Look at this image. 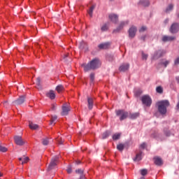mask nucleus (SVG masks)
Here are the masks:
<instances>
[{
  "label": "nucleus",
  "instance_id": "nucleus-1",
  "mask_svg": "<svg viewBox=\"0 0 179 179\" xmlns=\"http://www.w3.org/2000/svg\"><path fill=\"white\" fill-rule=\"evenodd\" d=\"M101 63L99 59H94L87 64H81L82 68H84L85 72H88V71H92V69H97Z\"/></svg>",
  "mask_w": 179,
  "mask_h": 179
},
{
  "label": "nucleus",
  "instance_id": "nucleus-2",
  "mask_svg": "<svg viewBox=\"0 0 179 179\" xmlns=\"http://www.w3.org/2000/svg\"><path fill=\"white\" fill-rule=\"evenodd\" d=\"M158 111L162 115H166L167 113V107L170 106V102L167 100L159 101L157 103Z\"/></svg>",
  "mask_w": 179,
  "mask_h": 179
},
{
  "label": "nucleus",
  "instance_id": "nucleus-3",
  "mask_svg": "<svg viewBox=\"0 0 179 179\" xmlns=\"http://www.w3.org/2000/svg\"><path fill=\"white\" fill-rule=\"evenodd\" d=\"M115 113L117 117H120V121H124V120H127L129 117V113L124 110H115Z\"/></svg>",
  "mask_w": 179,
  "mask_h": 179
},
{
  "label": "nucleus",
  "instance_id": "nucleus-4",
  "mask_svg": "<svg viewBox=\"0 0 179 179\" xmlns=\"http://www.w3.org/2000/svg\"><path fill=\"white\" fill-rule=\"evenodd\" d=\"M141 101L146 107L152 106V98L149 95H144L141 97Z\"/></svg>",
  "mask_w": 179,
  "mask_h": 179
},
{
  "label": "nucleus",
  "instance_id": "nucleus-5",
  "mask_svg": "<svg viewBox=\"0 0 179 179\" xmlns=\"http://www.w3.org/2000/svg\"><path fill=\"white\" fill-rule=\"evenodd\" d=\"M58 159H59V157L57 155L52 158L51 162L48 167V171H51V170L55 169V166H57V163H58Z\"/></svg>",
  "mask_w": 179,
  "mask_h": 179
},
{
  "label": "nucleus",
  "instance_id": "nucleus-6",
  "mask_svg": "<svg viewBox=\"0 0 179 179\" xmlns=\"http://www.w3.org/2000/svg\"><path fill=\"white\" fill-rule=\"evenodd\" d=\"M169 31L171 33V34H176V33H178L179 31V23L178 22H173L170 28Z\"/></svg>",
  "mask_w": 179,
  "mask_h": 179
},
{
  "label": "nucleus",
  "instance_id": "nucleus-7",
  "mask_svg": "<svg viewBox=\"0 0 179 179\" xmlns=\"http://www.w3.org/2000/svg\"><path fill=\"white\" fill-rule=\"evenodd\" d=\"M129 22L128 21H123L121 22L119 24V26L113 30V33H120V30H122L124 29V26H127Z\"/></svg>",
  "mask_w": 179,
  "mask_h": 179
},
{
  "label": "nucleus",
  "instance_id": "nucleus-8",
  "mask_svg": "<svg viewBox=\"0 0 179 179\" xmlns=\"http://www.w3.org/2000/svg\"><path fill=\"white\" fill-rule=\"evenodd\" d=\"M14 141H15V143L18 146H23L24 145V143H26V141H24V140L22 139V136H15L14 137Z\"/></svg>",
  "mask_w": 179,
  "mask_h": 179
},
{
  "label": "nucleus",
  "instance_id": "nucleus-9",
  "mask_svg": "<svg viewBox=\"0 0 179 179\" xmlns=\"http://www.w3.org/2000/svg\"><path fill=\"white\" fill-rule=\"evenodd\" d=\"M136 31H138V29L136 28V27L132 26L129 29V36L131 38H134L135 36H136Z\"/></svg>",
  "mask_w": 179,
  "mask_h": 179
},
{
  "label": "nucleus",
  "instance_id": "nucleus-10",
  "mask_svg": "<svg viewBox=\"0 0 179 179\" xmlns=\"http://www.w3.org/2000/svg\"><path fill=\"white\" fill-rule=\"evenodd\" d=\"M166 54V52L164 50H157L155 52L152 59H159V58H161V57H163V55Z\"/></svg>",
  "mask_w": 179,
  "mask_h": 179
},
{
  "label": "nucleus",
  "instance_id": "nucleus-11",
  "mask_svg": "<svg viewBox=\"0 0 179 179\" xmlns=\"http://www.w3.org/2000/svg\"><path fill=\"white\" fill-rule=\"evenodd\" d=\"M129 69V63H123L119 67L120 72H127Z\"/></svg>",
  "mask_w": 179,
  "mask_h": 179
},
{
  "label": "nucleus",
  "instance_id": "nucleus-12",
  "mask_svg": "<svg viewBox=\"0 0 179 179\" xmlns=\"http://www.w3.org/2000/svg\"><path fill=\"white\" fill-rule=\"evenodd\" d=\"M26 100L24 96H20L17 100L14 101L13 103L15 106H20V104H23Z\"/></svg>",
  "mask_w": 179,
  "mask_h": 179
},
{
  "label": "nucleus",
  "instance_id": "nucleus-13",
  "mask_svg": "<svg viewBox=\"0 0 179 179\" xmlns=\"http://www.w3.org/2000/svg\"><path fill=\"white\" fill-rule=\"evenodd\" d=\"M108 17L113 23H115V24L118 23V15H117V14H110Z\"/></svg>",
  "mask_w": 179,
  "mask_h": 179
},
{
  "label": "nucleus",
  "instance_id": "nucleus-14",
  "mask_svg": "<svg viewBox=\"0 0 179 179\" xmlns=\"http://www.w3.org/2000/svg\"><path fill=\"white\" fill-rule=\"evenodd\" d=\"M110 45H111V43L110 42H106V43L99 44L98 47L100 50H107L108 48H110Z\"/></svg>",
  "mask_w": 179,
  "mask_h": 179
},
{
  "label": "nucleus",
  "instance_id": "nucleus-15",
  "mask_svg": "<svg viewBox=\"0 0 179 179\" xmlns=\"http://www.w3.org/2000/svg\"><path fill=\"white\" fill-rule=\"evenodd\" d=\"M69 111H71V107L63 106L62 115H68Z\"/></svg>",
  "mask_w": 179,
  "mask_h": 179
},
{
  "label": "nucleus",
  "instance_id": "nucleus-16",
  "mask_svg": "<svg viewBox=\"0 0 179 179\" xmlns=\"http://www.w3.org/2000/svg\"><path fill=\"white\" fill-rule=\"evenodd\" d=\"M174 40H176V36H164L162 37V41H164V43H167V41H174Z\"/></svg>",
  "mask_w": 179,
  "mask_h": 179
},
{
  "label": "nucleus",
  "instance_id": "nucleus-17",
  "mask_svg": "<svg viewBox=\"0 0 179 179\" xmlns=\"http://www.w3.org/2000/svg\"><path fill=\"white\" fill-rule=\"evenodd\" d=\"M46 96L50 99V100H54L55 99V92L54 91L50 90L46 93Z\"/></svg>",
  "mask_w": 179,
  "mask_h": 179
},
{
  "label": "nucleus",
  "instance_id": "nucleus-18",
  "mask_svg": "<svg viewBox=\"0 0 179 179\" xmlns=\"http://www.w3.org/2000/svg\"><path fill=\"white\" fill-rule=\"evenodd\" d=\"M79 49L85 50V51H87V44L86 43V42H85V41L80 42Z\"/></svg>",
  "mask_w": 179,
  "mask_h": 179
},
{
  "label": "nucleus",
  "instance_id": "nucleus-19",
  "mask_svg": "<svg viewBox=\"0 0 179 179\" xmlns=\"http://www.w3.org/2000/svg\"><path fill=\"white\" fill-rule=\"evenodd\" d=\"M138 4L141 5V6H149L150 5V2L149 0H140Z\"/></svg>",
  "mask_w": 179,
  "mask_h": 179
},
{
  "label": "nucleus",
  "instance_id": "nucleus-20",
  "mask_svg": "<svg viewBox=\"0 0 179 179\" xmlns=\"http://www.w3.org/2000/svg\"><path fill=\"white\" fill-rule=\"evenodd\" d=\"M151 137L154 138V139H162V134H158L157 131H154L152 134H151Z\"/></svg>",
  "mask_w": 179,
  "mask_h": 179
},
{
  "label": "nucleus",
  "instance_id": "nucleus-21",
  "mask_svg": "<svg viewBox=\"0 0 179 179\" xmlns=\"http://www.w3.org/2000/svg\"><path fill=\"white\" fill-rule=\"evenodd\" d=\"M155 159V164L157 166H162V164H163V160L162 159V158L157 157Z\"/></svg>",
  "mask_w": 179,
  "mask_h": 179
},
{
  "label": "nucleus",
  "instance_id": "nucleus-22",
  "mask_svg": "<svg viewBox=\"0 0 179 179\" xmlns=\"http://www.w3.org/2000/svg\"><path fill=\"white\" fill-rule=\"evenodd\" d=\"M139 117V113H129V117L130 120H136Z\"/></svg>",
  "mask_w": 179,
  "mask_h": 179
},
{
  "label": "nucleus",
  "instance_id": "nucleus-23",
  "mask_svg": "<svg viewBox=\"0 0 179 179\" xmlns=\"http://www.w3.org/2000/svg\"><path fill=\"white\" fill-rule=\"evenodd\" d=\"M96 8L95 5L92 6L87 11V13L90 17H93V10H94Z\"/></svg>",
  "mask_w": 179,
  "mask_h": 179
},
{
  "label": "nucleus",
  "instance_id": "nucleus-24",
  "mask_svg": "<svg viewBox=\"0 0 179 179\" xmlns=\"http://www.w3.org/2000/svg\"><path fill=\"white\" fill-rule=\"evenodd\" d=\"M87 103H88V108L89 110H92L93 108V99L88 97L87 98Z\"/></svg>",
  "mask_w": 179,
  "mask_h": 179
},
{
  "label": "nucleus",
  "instance_id": "nucleus-25",
  "mask_svg": "<svg viewBox=\"0 0 179 179\" xmlns=\"http://www.w3.org/2000/svg\"><path fill=\"white\" fill-rule=\"evenodd\" d=\"M29 127L30 129H34V130L38 129V124H34L33 122H29Z\"/></svg>",
  "mask_w": 179,
  "mask_h": 179
},
{
  "label": "nucleus",
  "instance_id": "nucleus-26",
  "mask_svg": "<svg viewBox=\"0 0 179 179\" xmlns=\"http://www.w3.org/2000/svg\"><path fill=\"white\" fill-rule=\"evenodd\" d=\"M136 162H140V160H142V151H140V153H138L136 155V158L134 159Z\"/></svg>",
  "mask_w": 179,
  "mask_h": 179
},
{
  "label": "nucleus",
  "instance_id": "nucleus-27",
  "mask_svg": "<svg viewBox=\"0 0 179 179\" xmlns=\"http://www.w3.org/2000/svg\"><path fill=\"white\" fill-rule=\"evenodd\" d=\"M142 93H143V92L140 89L136 90L134 91V95L136 96V97H139V96H141Z\"/></svg>",
  "mask_w": 179,
  "mask_h": 179
},
{
  "label": "nucleus",
  "instance_id": "nucleus-28",
  "mask_svg": "<svg viewBox=\"0 0 179 179\" xmlns=\"http://www.w3.org/2000/svg\"><path fill=\"white\" fill-rule=\"evenodd\" d=\"M124 148H125V145L124 144H122V143L118 144L117 145V149L120 152H122V150H124Z\"/></svg>",
  "mask_w": 179,
  "mask_h": 179
},
{
  "label": "nucleus",
  "instance_id": "nucleus-29",
  "mask_svg": "<svg viewBox=\"0 0 179 179\" xmlns=\"http://www.w3.org/2000/svg\"><path fill=\"white\" fill-rule=\"evenodd\" d=\"M56 90L58 93H61L64 90V85H59L56 87Z\"/></svg>",
  "mask_w": 179,
  "mask_h": 179
},
{
  "label": "nucleus",
  "instance_id": "nucleus-30",
  "mask_svg": "<svg viewBox=\"0 0 179 179\" xmlns=\"http://www.w3.org/2000/svg\"><path fill=\"white\" fill-rule=\"evenodd\" d=\"M110 24H104L101 27V31H107L108 30V26Z\"/></svg>",
  "mask_w": 179,
  "mask_h": 179
},
{
  "label": "nucleus",
  "instance_id": "nucleus-31",
  "mask_svg": "<svg viewBox=\"0 0 179 179\" xmlns=\"http://www.w3.org/2000/svg\"><path fill=\"white\" fill-rule=\"evenodd\" d=\"M120 138H121V134H120V133L115 134L113 136V141H118V139H120Z\"/></svg>",
  "mask_w": 179,
  "mask_h": 179
},
{
  "label": "nucleus",
  "instance_id": "nucleus-32",
  "mask_svg": "<svg viewBox=\"0 0 179 179\" xmlns=\"http://www.w3.org/2000/svg\"><path fill=\"white\" fill-rule=\"evenodd\" d=\"M174 8L173 4H169L166 9V13H169V12H171V10Z\"/></svg>",
  "mask_w": 179,
  "mask_h": 179
},
{
  "label": "nucleus",
  "instance_id": "nucleus-33",
  "mask_svg": "<svg viewBox=\"0 0 179 179\" xmlns=\"http://www.w3.org/2000/svg\"><path fill=\"white\" fill-rule=\"evenodd\" d=\"M108 136H110V131H105L102 134V139H106V138H108Z\"/></svg>",
  "mask_w": 179,
  "mask_h": 179
},
{
  "label": "nucleus",
  "instance_id": "nucleus-34",
  "mask_svg": "<svg viewBox=\"0 0 179 179\" xmlns=\"http://www.w3.org/2000/svg\"><path fill=\"white\" fill-rule=\"evenodd\" d=\"M42 143L44 146H47V145H48V143H50V141H48V138L42 139Z\"/></svg>",
  "mask_w": 179,
  "mask_h": 179
},
{
  "label": "nucleus",
  "instance_id": "nucleus-35",
  "mask_svg": "<svg viewBox=\"0 0 179 179\" xmlns=\"http://www.w3.org/2000/svg\"><path fill=\"white\" fill-rule=\"evenodd\" d=\"M57 118H58V117H57V115L52 116L50 122V125H52V123L55 122V121H57Z\"/></svg>",
  "mask_w": 179,
  "mask_h": 179
},
{
  "label": "nucleus",
  "instance_id": "nucleus-36",
  "mask_svg": "<svg viewBox=\"0 0 179 179\" xmlns=\"http://www.w3.org/2000/svg\"><path fill=\"white\" fill-rule=\"evenodd\" d=\"M156 92L157 93H159V94H162V93H163V87H162V86L157 87Z\"/></svg>",
  "mask_w": 179,
  "mask_h": 179
},
{
  "label": "nucleus",
  "instance_id": "nucleus-37",
  "mask_svg": "<svg viewBox=\"0 0 179 179\" xmlns=\"http://www.w3.org/2000/svg\"><path fill=\"white\" fill-rule=\"evenodd\" d=\"M164 134L166 136H170L171 135V132L167 129H164Z\"/></svg>",
  "mask_w": 179,
  "mask_h": 179
},
{
  "label": "nucleus",
  "instance_id": "nucleus-38",
  "mask_svg": "<svg viewBox=\"0 0 179 179\" xmlns=\"http://www.w3.org/2000/svg\"><path fill=\"white\" fill-rule=\"evenodd\" d=\"M170 64V61L169 60H165L164 62H161V65H164V68H167V65Z\"/></svg>",
  "mask_w": 179,
  "mask_h": 179
},
{
  "label": "nucleus",
  "instance_id": "nucleus-39",
  "mask_svg": "<svg viewBox=\"0 0 179 179\" xmlns=\"http://www.w3.org/2000/svg\"><path fill=\"white\" fill-rule=\"evenodd\" d=\"M140 173L141 176H146V174H148V169H141Z\"/></svg>",
  "mask_w": 179,
  "mask_h": 179
},
{
  "label": "nucleus",
  "instance_id": "nucleus-40",
  "mask_svg": "<svg viewBox=\"0 0 179 179\" xmlns=\"http://www.w3.org/2000/svg\"><path fill=\"white\" fill-rule=\"evenodd\" d=\"M41 81V80L40 79V78H38L36 79V85H37V86H38V89H41V85H40Z\"/></svg>",
  "mask_w": 179,
  "mask_h": 179
},
{
  "label": "nucleus",
  "instance_id": "nucleus-41",
  "mask_svg": "<svg viewBox=\"0 0 179 179\" xmlns=\"http://www.w3.org/2000/svg\"><path fill=\"white\" fill-rule=\"evenodd\" d=\"M0 152H8V148L0 145Z\"/></svg>",
  "mask_w": 179,
  "mask_h": 179
},
{
  "label": "nucleus",
  "instance_id": "nucleus-42",
  "mask_svg": "<svg viewBox=\"0 0 179 179\" xmlns=\"http://www.w3.org/2000/svg\"><path fill=\"white\" fill-rule=\"evenodd\" d=\"M148 54H145V52H142V59H145L146 61V59H148Z\"/></svg>",
  "mask_w": 179,
  "mask_h": 179
},
{
  "label": "nucleus",
  "instance_id": "nucleus-43",
  "mask_svg": "<svg viewBox=\"0 0 179 179\" xmlns=\"http://www.w3.org/2000/svg\"><path fill=\"white\" fill-rule=\"evenodd\" d=\"M29 162V157H23L22 164H25V163H27Z\"/></svg>",
  "mask_w": 179,
  "mask_h": 179
},
{
  "label": "nucleus",
  "instance_id": "nucleus-44",
  "mask_svg": "<svg viewBox=\"0 0 179 179\" xmlns=\"http://www.w3.org/2000/svg\"><path fill=\"white\" fill-rule=\"evenodd\" d=\"M76 173L77 174H80V176H83V170H82V169L76 170Z\"/></svg>",
  "mask_w": 179,
  "mask_h": 179
},
{
  "label": "nucleus",
  "instance_id": "nucleus-45",
  "mask_svg": "<svg viewBox=\"0 0 179 179\" xmlns=\"http://www.w3.org/2000/svg\"><path fill=\"white\" fill-rule=\"evenodd\" d=\"M148 29V28L145 26L141 27V29H139V32L140 33H143V31H146V30Z\"/></svg>",
  "mask_w": 179,
  "mask_h": 179
},
{
  "label": "nucleus",
  "instance_id": "nucleus-46",
  "mask_svg": "<svg viewBox=\"0 0 179 179\" xmlns=\"http://www.w3.org/2000/svg\"><path fill=\"white\" fill-rule=\"evenodd\" d=\"M91 83H93L94 81V73H92L90 76Z\"/></svg>",
  "mask_w": 179,
  "mask_h": 179
},
{
  "label": "nucleus",
  "instance_id": "nucleus-47",
  "mask_svg": "<svg viewBox=\"0 0 179 179\" xmlns=\"http://www.w3.org/2000/svg\"><path fill=\"white\" fill-rule=\"evenodd\" d=\"M3 106L6 107V108H8V106H9V103L8 102V101H4L3 102Z\"/></svg>",
  "mask_w": 179,
  "mask_h": 179
},
{
  "label": "nucleus",
  "instance_id": "nucleus-48",
  "mask_svg": "<svg viewBox=\"0 0 179 179\" xmlns=\"http://www.w3.org/2000/svg\"><path fill=\"white\" fill-rule=\"evenodd\" d=\"M174 65H179V57L175 59Z\"/></svg>",
  "mask_w": 179,
  "mask_h": 179
},
{
  "label": "nucleus",
  "instance_id": "nucleus-49",
  "mask_svg": "<svg viewBox=\"0 0 179 179\" xmlns=\"http://www.w3.org/2000/svg\"><path fill=\"white\" fill-rule=\"evenodd\" d=\"M64 139L61 138L60 140H58L57 142L59 145H62L64 143Z\"/></svg>",
  "mask_w": 179,
  "mask_h": 179
},
{
  "label": "nucleus",
  "instance_id": "nucleus-50",
  "mask_svg": "<svg viewBox=\"0 0 179 179\" xmlns=\"http://www.w3.org/2000/svg\"><path fill=\"white\" fill-rule=\"evenodd\" d=\"M140 148L141 149H144L145 148H146V143H143L140 145Z\"/></svg>",
  "mask_w": 179,
  "mask_h": 179
},
{
  "label": "nucleus",
  "instance_id": "nucleus-51",
  "mask_svg": "<svg viewBox=\"0 0 179 179\" xmlns=\"http://www.w3.org/2000/svg\"><path fill=\"white\" fill-rule=\"evenodd\" d=\"M67 173H68L69 174H71V173H72V168H71V167H69V168L67 169Z\"/></svg>",
  "mask_w": 179,
  "mask_h": 179
},
{
  "label": "nucleus",
  "instance_id": "nucleus-52",
  "mask_svg": "<svg viewBox=\"0 0 179 179\" xmlns=\"http://www.w3.org/2000/svg\"><path fill=\"white\" fill-rule=\"evenodd\" d=\"M55 108H57V106L55 104L52 105V111H55Z\"/></svg>",
  "mask_w": 179,
  "mask_h": 179
},
{
  "label": "nucleus",
  "instance_id": "nucleus-53",
  "mask_svg": "<svg viewBox=\"0 0 179 179\" xmlns=\"http://www.w3.org/2000/svg\"><path fill=\"white\" fill-rule=\"evenodd\" d=\"M141 40H142V41H145V40H146V35L141 36Z\"/></svg>",
  "mask_w": 179,
  "mask_h": 179
},
{
  "label": "nucleus",
  "instance_id": "nucleus-54",
  "mask_svg": "<svg viewBox=\"0 0 179 179\" xmlns=\"http://www.w3.org/2000/svg\"><path fill=\"white\" fill-rule=\"evenodd\" d=\"M68 55H69V54L66 53V55H64V61H66V58H68Z\"/></svg>",
  "mask_w": 179,
  "mask_h": 179
},
{
  "label": "nucleus",
  "instance_id": "nucleus-55",
  "mask_svg": "<svg viewBox=\"0 0 179 179\" xmlns=\"http://www.w3.org/2000/svg\"><path fill=\"white\" fill-rule=\"evenodd\" d=\"M164 23H165V24H167V23H169V19L165 20Z\"/></svg>",
  "mask_w": 179,
  "mask_h": 179
},
{
  "label": "nucleus",
  "instance_id": "nucleus-56",
  "mask_svg": "<svg viewBox=\"0 0 179 179\" xmlns=\"http://www.w3.org/2000/svg\"><path fill=\"white\" fill-rule=\"evenodd\" d=\"M79 179H85V176L83 175L80 176V178Z\"/></svg>",
  "mask_w": 179,
  "mask_h": 179
},
{
  "label": "nucleus",
  "instance_id": "nucleus-57",
  "mask_svg": "<svg viewBox=\"0 0 179 179\" xmlns=\"http://www.w3.org/2000/svg\"><path fill=\"white\" fill-rule=\"evenodd\" d=\"M19 160H20V162H23V157H20Z\"/></svg>",
  "mask_w": 179,
  "mask_h": 179
},
{
  "label": "nucleus",
  "instance_id": "nucleus-58",
  "mask_svg": "<svg viewBox=\"0 0 179 179\" xmlns=\"http://www.w3.org/2000/svg\"><path fill=\"white\" fill-rule=\"evenodd\" d=\"M176 80H177L178 83H179V77H176Z\"/></svg>",
  "mask_w": 179,
  "mask_h": 179
},
{
  "label": "nucleus",
  "instance_id": "nucleus-59",
  "mask_svg": "<svg viewBox=\"0 0 179 179\" xmlns=\"http://www.w3.org/2000/svg\"><path fill=\"white\" fill-rule=\"evenodd\" d=\"M3 174L0 172V177H2Z\"/></svg>",
  "mask_w": 179,
  "mask_h": 179
},
{
  "label": "nucleus",
  "instance_id": "nucleus-60",
  "mask_svg": "<svg viewBox=\"0 0 179 179\" xmlns=\"http://www.w3.org/2000/svg\"><path fill=\"white\" fill-rule=\"evenodd\" d=\"M141 179H145V178H141Z\"/></svg>",
  "mask_w": 179,
  "mask_h": 179
}]
</instances>
